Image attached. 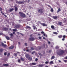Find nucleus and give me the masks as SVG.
Here are the masks:
<instances>
[{
  "label": "nucleus",
  "mask_w": 67,
  "mask_h": 67,
  "mask_svg": "<svg viewBox=\"0 0 67 67\" xmlns=\"http://www.w3.org/2000/svg\"><path fill=\"white\" fill-rule=\"evenodd\" d=\"M64 52V51H63V50H59L57 51V54L58 55L60 56L63 54Z\"/></svg>",
  "instance_id": "nucleus-1"
},
{
  "label": "nucleus",
  "mask_w": 67,
  "mask_h": 67,
  "mask_svg": "<svg viewBox=\"0 0 67 67\" xmlns=\"http://www.w3.org/2000/svg\"><path fill=\"white\" fill-rule=\"evenodd\" d=\"M19 14L21 17L23 18H25V14L20 12H19Z\"/></svg>",
  "instance_id": "nucleus-2"
},
{
  "label": "nucleus",
  "mask_w": 67,
  "mask_h": 67,
  "mask_svg": "<svg viewBox=\"0 0 67 67\" xmlns=\"http://www.w3.org/2000/svg\"><path fill=\"white\" fill-rule=\"evenodd\" d=\"M25 57H26V58L29 59V58H30V56L28 54H26L25 55Z\"/></svg>",
  "instance_id": "nucleus-3"
},
{
  "label": "nucleus",
  "mask_w": 67,
  "mask_h": 67,
  "mask_svg": "<svg viewBox=\"0 0 67 67\" xmlns=\"http://www.w3.org/2000/svg\"><path fill=\"white\" fill-rule=\"evenodd\" d=\"M29 40L31 41H33L35 40V39L34 38L32 37L29 38Z\"/></svg>",
  "instance_id": "nucleus-4"
},
{
  "label": "nucleus",
  "mask_w": 67,
  "mask_h": 67,
  "mask_svg": "<svg viewBox=\"0 0 67 67\" xmlns=\"http://www.w3.org/2000/svg\"><path fill=\"white\" fill-rule=\"evenodd\" d=\"M20 27V25H16L15 27V28H19Z\"/></svg>",
  "instance_id": "nucleus-5"
},
{
  "label": "nucleus",
  "mask_w": 67,
  "mask_h": 67,
  "mask_svg": "<svg viewBox=\"0 0 67 67\" xmlns=\"http://www.w3.org/2000/svg\"><path fill=\"white\" fill-rule=\"evenodd\" d=\"M41 25H42L43 26H47V25L46 24H45L44 23H41Z\"/></svg>",
  "instance_id": "nucleus-6"
},
{
  "label": "nucleus",
  "mask_w": 67,
  "mask_h": 67,
  "mask_svg": "<svg viewBox=\"0 0 67 67\" xmlns=\"http://www.w3.org/2000/svg\"><path fill=\"white\" fill-rule=\"evenodd\" d=\"M2 45L3 47H6V46H7L6 45L2 43Z\"/></svg>",
  "instance_id": "nucleus-7"
},
{
  "label": "nucleus",
  "mask_w": 67,
  "mask_h": 67,
  "mask_svg": "<svg viewBox=\"0 0 67 67\" xmlns=\"http://www.w3.org/2000/svg\"><path fill=\"white\" fill-rule=\"evenodd\" d=\"M53 18L54 19H56L57 18V17L56 16H53Z\"/></svg>",
  "instance_id": "nucleus-8"
},
{
  "label": "nucleus",
  "mask_w": 67,
  "mask_h": 67,
  "mask_svg": "<svg viewBox=\"0 0 67 67\" xmlns=\"http://www.w3.org/2000/svg\"><path fill=\"white\" fill-rule=\"evenodd\" d=\"M13 48H14V46H12V47H9V49H13Z\"/></svg>",
  "instance_id": "nucleus-9"
},
{
  "label": "nucleus",
  "mask_w": 67,
  "mask_h": 67,
  "mask_svg": "<svg viewBox=\"0 0 67 67\" xmlns=\"http://www.w3.org/2000/svg\"><path fill=\"white\" fill-rule=\"evenodd\" d=\"M43 66H44V65H43V64L39 65H38L39 67H43Z\"/></svg>",
  "instance_id": "nucleus-10"
},
{
  "label": "nucleus",
  "mask_w": 67,
  "mask_h": 67,
  "mask_svg": "<svg viewBox=\"0 0 67 67\" xmlns=\"http://www.w3.org/2000/svg\"><path fill=\"white\" fill-rule=\"evenodd\" d=\"M20 59L22 61H24V59L22 58V57L20 58Z\"/></svg>",
  "instance_id": "nucleus-11"
},
{
  "label": "nucleus",
  "mask_w": 67,
  "mask_h": 67,
  "mask_svg": "<svg viewBox=\"0 0 67 67\" xmlns=\"http://www.w3.org/2000/svg\"><path fill=\"white\" fill-rule=\"evenodd\" d=\"M18 9L17 7H15V11H18Z\"/></svg>",
  "instance_id": "nucleus-12"
},
{
  "label": "nucleus",
  "mask_w": 67,
  "mask_h": 67,
  "mask_svg": "<svg viewBox=\"0 0 67 67\" xmlns=\"http://www.w3.org/2000/svg\"><path fill=\"white\" fill-rule=\"evenodd\" d=\"M42 9H39L38 10V11L39 12H42Z\"/></svg>",
  "instance_id": "nucleus-13"
},
{
  "label": "nucleus",
  "mask_w": 67,
  "mask_h": 67,
  "mask_svg": "<svg viewBox=\"0 0 67 67\" xmlns=\"http://www.w3.org/2000/svg\"><path fill=\"white\" fill-rule=\"evenodd\" d=\"M6 38L7 40H10V38L7 36H6Z\"/></svg>",
  "instance_id": "nucleus-14"
},
{
  "label": "nucleus",
  "mask_w": 67,
  "mask_h": 67,
  "mask_svg": "<svg viewBox=\"0 0 67 67\" xmlns=\"http://www.w3.org/2000/svg\"><path fill=\"white\" fill-rule=\"evenodd\" d=\"M14 10V9L12 8V9H10L9 11L10 12H11V11H12Z\"/></svg>",
  "instance_id": "nucleus-15"
},
{
  "label": "nucleus",
  "mask_w": 67,
  "mask_h": 67,
  "mask_svg": "<svg viewBox=\"0 0 67 67\" xmlns=\"http://www.w3.org/2000/svg\"><path fill=\"white\" fill-rule=\"evenodd\" d=\"M3 66H5L6 67H7V66H9V65L8 64H3Z\"/></svg>",
  "instance_id": "nucleus-16"
},
{
  "label": "nucleus",
  "mask_w": 67,
  "mask_h": 67,
  "mask_svg": "<svg viewBox=\"0 0 67 67\" xmlns=\"http://www.w3.org/2000/svg\"><path fill=\"white\" fill-rule=\"evenodd\" d=\"M62 24V22H59V24L60 25V26Z\"/></svg>",
  "instance_id": "nucleus-17"
},
{
  "label": "nucleus",
  "mask_w": 67,
  "mask_h": 67,
  "mask_svg": "<svg viewBox=\"0 0 67 67\" xmlns=\"http://www.w3.org/2000/svg\"><path fill=\"white\" fill-rule=\"evenodd\" d=\"M13 31L14 32H15V31H16V32H18V30L16 29H13Z\"/></svg>",
  "instance_id": "nucleus-18"
},
{
  "label": "nucleus",
  "mask_w": 67,
  "mask_h": 67,
  "mask_svg": "<svg viewBox=\"0 0 67 67\" xmlns=\"http://www.w3.org/2000/svg\"><path fill=\"white\" fill-rule=\"evenodd\" d=\"M26 28H28V29H31V27H30L28 26H26Z\"/></svg>",
  "instance_id": "nucleus-19"
},
{
  "label": "nucleus",
  "mask_w": 67,
  "mask_h": 67,
  "mask_svg": "<svg viewBox=\"0 0 67 67\" xmlns=\"http://www.w3.org/2000/svg\"><path fill=\"white\" fill-rule=\"evenodd\" d=\"M50 64H54L53 63V61H51L50 62Z\"/></svg>",
  "instance_id": "nucleus-20"
},
{
  "label": "nucleus",
  "mask_w": 67,
  "mask_h": 67,
  "mask_svg": "<svg viewBox=\"0 0 67 67\" xmlns=\"http://www.w3.org/2000/svg\"><path fill=\"white\" fill-rule=\"evenodd\" d=\"M3 52V49H0V52L1 53V52Z\"/></svg>",
  "instance_id": "nucleus-21"
},
{
  "label": "nucleus",
  "mask_w": 67,
  "mask_h": 67,
  "mask_svg": "<svg viewBox=\"0 0 67 67\" xmlns=\"http://www.w3.org/2000/svg\"><path fill=\"white\" fill-rule=\"evenodd\" d=\"M51 27L52 29H54V26H53V25L51 26Z\"/></svg>",
  "instance_id": "nucleus-22"
},
{
  "label": "nucleus",
  "mask_w": 67,
  "mask_h": 67,
  "mask_svg": "<svg viewBox=\"0 0 67 67\" xmlns=\"http://www.w3.org/2000/svg\"><path fill=\"white\" fill-rule=\"evenodd\" d=\"M43 36H46V37H47V35L45 34H43Z\"/></svg>",
  "instance_id": "nucleus-23"
},
{
  "label": "nucleus",
  "mask_w": 67,
  "mask_h": 67,
  "mask_svg": "<svg viewBox=\"0 0 67 67\" xmlns=\"http://www.w3.org/2000/svg\"><path fill=\"white\" fill-rule=\"evenodd\" d=\"M54 58H55V56H53L51 58V59H54Z\"/></svg>",
  "instance_id": "nucleus-24"
},
{
  "label": "nucleus",
  "mask_w": 67,
  "mask_h": 67,
  "mask_svg": "<svg viewBox=\"0 0 67 67\" xmlns=\"http://www.w3.org/2000/svg\"><path fill=\"white\" fill-rule=\"evenodd\" d=\"M53 34H56V35H57V34H58V33L56 32H53Z\"/></svg>",
  "instance_id": "nucleus-25"
},
{
  "label": "nucleus",
  "mask_w": 67,
  "mask_h": 67,
  "mask_svg": "<svg viewBox=\"0 0 67 67\" xmlns=\"http://www.w3.org/2000/svg\"><path fill=\"white\" fill-rule=\"evenodd\" d=\"M32 63V66H34V65H36V63Z\"/></svg>",
  "instance_id": "nucleus-26"
},
{
  "label": "nucleus",
  "mask_w": 67,
  "mask_h": 67,
  "mask_svg": "<svg viewBox=\"0 0 67 67\" xmlns=\"http://www.w3.org/2000/svg\"><path fill=\"white\" fill-rule=\"evenodd\" d=\"M58 37L59 38H61V37H62V35H60L58 36Z\"/></svg>",
  "instance_id": "nucleus-27"
},
{
  "label": "nucleus",
  "mask_w": 67,
  "mask_h": 67,
  "mask_svg": "<svg viewBox=\"0 0 67 67\" xmlns=\"http://www.w3.org/2000/svg\"><path fill=\"white\" fill-rule=\"evenodd\" d=\"M34 48L33 47H32L31 48V51H33V50H34Z\"/></svg>",
  "instance_id": "nucleus-28"
},
{
  "label": "nucleus",
  "mask_w": 67,
  "mask_h": 67,
  "mask_svg": "<svg viewBox=\"0 0 67 67\" xmlns=\"http://www.w3.org/2000/svg\"><path fill=\"white\" fill-rule=\"evenodd\" d=\"M18 63H21V60H20V59H18Z\"/></svg>",
  "instance_id": "nucleus-29"
},
{
  "label": "nucleus",
  "mask_w": 67,
  "mask_h": 67,
  "mask_svg": "<svg viewBox=\"0 0 67 67\" xmlns=\"http://www.w3.org/2000/svg\"><path fill=\"white\" fill-rule=\"evenodd\" d=\"M29 65L30 66H33V65L32 64V63H30L29 64Z\"/></svg>",
  "instance_id": "nucleus-30"
},
{
  "label": "nucleus",
  "mask_w": 67,
  "mask_h": 67,
  "mask_svg": "<svg viewBox=\"0 0 67 67\" xmlns=\"http://www.w3.org/2000/svg\"><path fill=\"white\" fill-rule=\"evenodd\" d=\"M51 11L52 12H54V10H53V8H52L51 9Z\"/></svg>",
  "instance_id": "nucleus-31"
},
{
  "label": "nucleus",
  "mask_w": 67,
  "mask_h": 67,
  "mask_svg": "<svg viewBox=\"0 0 67 67\" xmlns=\"http://www.w3.org/2000/svg\"><path fill=\"white\" fill-rule=\"evenodd\" d=\"M26 52H30V53L31 52V51H30V50H29V49H27V50H26Z\"/></svg>",
  "instance_id": "nucleus-32"
},
{
  "label": "nucleus",
  "mask_w": 67,
  "mask_h": 67,
  "mask_svg": "<svg viewBox=\"0 0 67 67\" xmlns=\"http://www.w3.org/2000/svg\"><path fill=\"white\" fill-rule=\"evenodd\" d=\"M48 63H49V62L47 61L45 62V64H48Z\"/></svg>",
  "instance_id": "nucleus-33"
},
{
  "label": "nucleus",
  "mask_w": 67,
  "mask_h": 67,
  "mask_svg": "<svg viewBox=\"0 0 67 67\" xmlns=\"http://www.w3.org/2000/svg\"><path fill=\"white\" fill-rule=\"evenodd\" d=\"M10 55V53H8L7 55V56H9Z\"/></svg>",
  "instance_id": "nucleus-34"
},
{
  "label": "nucleus",
  "mask_w": 67,
  "mask_h": 67,
  "mask_svg": "<svg viewBox=\"0 0 67 67\" xmlns=\"http://www.w3.org/2000/svg\"><path fill=\"white\" fill-rule=\"evenodd\" d=\"M63 38H65L66 37V36L65 35H64L63 36Z\"/></svg>",
  "instance_id": "nucleus-35"
},
{
  "label": "nucleus",
  "mask_w": 67,
  "mask_h": 67,
  "mask_svg": "<svg viewBox=\"0 0 67 67\" xmlns=\"http://www.w3.org/2000/svg\"><path fill=\"white\" fill-rule=\"evenodd\" d=\"M38 38L40 40H41L42 38V37H39Z\"/></svg>",
  "instance_id": "nucleus-36"
},
{
  "label": "nucleus",
  "mask_w": 67,
  "mask_h": 67,
  "mask_svg": "<svg viewBox=\"0 0 67 67\" xmlns=\"http://www.w3.org/2000/svg\"><path fill=\"white\" fill-rule=\"evenodd\" d=\"M35 51H33L32 53V54H34V53H35Z\"/></svg>",
  "instance_id": "nucleus-37"
},
{
  "label": "nucleus",
  "mask_w": 67,
  "mask_h": 67,
  "mask_svg": "<svg viewBox=\"0 0 67 67\" xmlns=\"http://www.w3.org/2000/svg\"><path fill=\"white\" fill-rule=\"evenodd\" d=\"M8 30V29L6 28H4V31H6V30Z\"/></svg>",
  "instance_id": "nucleus-38"
},
{
  "label": "nucleus",
  "mask_w": 67,
  "mask_h": 67,
  "mask_svg": "<svg viewBox=\"0 0 67 67\" xmlns=\"http://www.w3.org/2000/svg\"><path fill=\"white\" fill-rule=\"evenodd\" d=\"M58 11H61V10L60 8H59L58 9Z\"/></svg>",
  "instance_id": "nucleus-39"
},
{
  "label": "nucleus",
  "mask_w": 67,
  "mask_h": 67,
  "mask_svg": "<svg viewBox=\"0 0 67 67\" xmlns=\"http://www.w3.org/2000/svg\"><path fill=\"white\" fill-rule=\"evenodd\" d=\"M18 3L21 4L22 3V2H18Z\"/></svg>",
  "instance_id": "nucleus-40"
},
{
  "label": "nucleus",
  "mask_w": 67,
  "mask_h": 67,
  "mask_svg": "<svg viewBox=\"0 0 67 67\" xmlns=\"http://www.w3.org/2000/svg\"><path fill=\"white\" fill-rule=\"evenodd\" d=\"M38 60V59L37 58H36L35 59V61H37Z\"/></svg>",
  "instance_id": "nucleus-41"
},
{
  "label": "nucleus",
  "mask_w": 67,
  "mask_h": 67,
  "mask_svg": "<svg viewBox=\"0 0 67 67\" xmlns=\"http://www.w3.org/2000/svg\"><path fill=\"white\" fill-rule=\"evenodd\" d=\"M10 35L11 36H13V34H10Z\"/></svg>",
  "instance_id": "nucleus-42"
},
{
  "label": "nucleus",
  "mask_w": 67,
  "mask_h": 67,
  "mask_svg": "<svg viewBox=\"0 0 67 67\" xmlns=\"http://www.w3.org/2000/svg\"><path fill=\"white\" fill-rule=\"evenodd\" d=\"M44 32L43 31H42V32H41V33L42 34H44Z\"/></svg>",
  "instance_id": "nucleus-43"
},
{
  "label": "nucleus",
  "mask_w": 67,
  "mask_h": 67,
  "mask_svg": "<svg viewBox=\"0 0 67 67\" xmlns=\"http://www.w3.org/2000/svg\"><path fill=\"white\" fill-rule=\"evenodd\" d=\"M25 45L26 46H27V44L26 43H25Z\"/></svg>",
  "instance_id": "nucleus-44"
},
{
  "label": "nucleus",
  "mask_w": 67,
  "mask_h": 67,
  "mask_svg": "<svg viewBox=\"0 0 67 67\" xmlns=\"http://www.w3.org/2000/svg\"><path fill=\"white\" fill-rule=\"evenodd\" d=\"M4 55H7V53L6 52H5L4 53Z\"/></svg>",
  "instance_id": "nucleus-45"
},
{
  "label": "nucleus",
  "mask_w": 67,
  "mask_h": 67,
  "mask_svg": "<svg viewBox=\"0 0 67 67\" xmlns=\"http://www.w3.org/2000/svg\"><path fill=\"white\" fill-rule=\"evenodd\" d=\"M34 30H35V28L36 27H35V26H34Z\"/></svg>",
  "instance_id": "nucleus-46"
},
{
  "label": "nucleus",
  "mask_w": 67,
  "mask_h": 67,
  "mask_svg": "<svg viewBox=\"0 0 67 67\" xmlns=\"http://www.w3.org/2000/svg\"><path fill=\"white\" fill-rule=\"evenodd\" d=\"M55 48H58V46H57Z\"/></svg>",
  "instance_id": "nucleus-47"
},
{
  "label": "nucleus",
  "mask_w": 67,
  "mask_h": 67,
  "mask_svg": "<svg viewBox=\"0 0 67 67\" xmlns=\"http://www.w3.org/2000/svg\"><path fill=\"white\" fill-rule=\"evenodd\" d=\"M64 62H65V63H66V62H67V60H64Z\"/></svg>",
  "instance_id": "nucleus-48"
},
{
  "label": "nucleus",
  "mask_w": 67,
  "mask_h": 67,
  "mask_svg": "<svg viewBox=\"0 0 67 67\" xmlns=\"http://www.w3.org/2000/svg\"><path fill=\"white\" fill-rule=\"evenodd\" d=\"M15 56L16 57V56H17V54L16 53L15 54Z\"/></svg>",
  "instance_id": "nucleus-49"
},
{
  "label": "nucleus",
  "mask_w": 67,
  "mask_h": 67,
  "mask_svg": "<svg viewBox=\"0 0 67 67\" xmlns=\"http://www.w3.org/2000/svg\"><path fill=\"white\" fill-rule=\"evenodd\" d=\"M43 48H44V47H45V44H44L43 45Z\"/></svg>",
  "instance_id": "nucleus-50"
},
{
  "label": "nucleus",
  "mask_w": 67,
  "mask_h": 67,
  "mask_svg": "<svg viewBox=\"0 0 67 67\" xmlns=\"http://www.w3.org/2000/svg\"><path fill=\"white\" fill-rule=\"evenodd\" d=\"M65 59H67V56L65 57Z\"/></svg>",
  "instance_id": "nucleus-51"
},
{
  "label": "nucleus",
  "mask_w": 67,
  "mask_h": 67,
  "mask_svg": "<svg viewBox=\"0 0 67 67\" xmlns=\"http://www.w3.org/2000/svg\"><path fill=\"white\" fill-rule=\"evenodd\" d=\"M2 10V8H1L0 7V11H1Z\"/></svg>",
  "instance_id": "nucleus-52"
},
{
  "label": "nucleus",
  "mask_w": 67,
  "mask_h": 67,
  "mask_svg": "<svg viewBox=\"0 0 67 67\" xmlns=\"http://www.w3.org/2000/svg\"><path fill=\"white\" fill-rule=\"evenodd\" d=\"M58 62H59V63H61L62 62H61V61L60 60H58Z\"/></svg>",
  "instance_id": "nucleus-53"
},
{
  "label": "nucleus",
  "mask_w": 67,
  "mask_h": 67,
  "mask_svg": "<svg viewBox=\"0 0 67 67\" xmlns=\"http://www.w3.org/2000/svg\"><path fill=\"white\" fill-rule=\"evenodd\" d=\"M65 40V38H63L62 39V41H64Z\"/></svg>",
  "instance_id": "nucleus-54"
},
{
  "label": "nucleus",
  "mask_w": 67,
  "mask_h": 67,
  "mask_svg": "<svg viewBox=\"0 0 67 67\" xmlns=\"http://www.w3.org/2000/svg\"><path fill=\"white\" fill-rule=\"evenodd\" d=\"M4 16H5V17H7V16H6V15H4Z\"/></svg>",
  "instance_id": "nucleus-55"
},
{
  "label": "nucleus",
  "mask_w": 67,
  "mask_h": 67,
  "mask_svg": "<svg viewBox=\"0 0 67 67\" xmlns=\"http://www.w3.org/2000/svg\"><path fill=\"white\" fill-rule=\"evenodd\" d=\"M38 54H39V55H41V53H38Z\"/></svg>",
  "instance_id": "nucleus-56"
},
{
  "label": "nucleus",
  "mask_w": 67,
  "mask_h": 67,
  "mask_svg": "<svg viewBox=\"0 0 67 67\" xmlns=\"http://www.w3.org/2000/svg\"><path fill=\"white\" fill-rule=\"evenodd\" d=\"M13 34H15V32H13Z\"/></svg>",
  "instance_id": "nucleus-57"
},
{
  "label": "nucleus",
  "mask_w": 67,
  "mask_h": 67,
  "mask_svg": "<svg viewBox=\"0 0 67 67\" xmlns=\"http://www.w3.org/2000/svg\"><path fill=\"white\" fill-rule=\"evenodd\" d=\"M2 14H3V15H5V14H4V13H3Z\"/></svg>",
  "instance_id": "nucleus-58"
},
{
  "label": "nucleus",
  "mask_w": 67,
  "mask_h": 67,
  "mask_svg": "<svg viewBox=\"0 0 67 67\" xmlns=\"http://www.w3.org/2000/svg\"><path fill=\"white\" fill-rule=\"evenodd\" d=\"M45 67H48V66L46 65L45 66Z\"/></svg>",
  "instance_id": "nucleus-59"
},
{
  "label": "nucleus",
  "mask_w": 67,
  "mask_h": 67,
  "mask_svg": "<svg viewBox=\"0 0 67 67\" xmlns=\"http://www.w3.org/2000/svg\"><path fill=\"white\" fill-rule=\"evenodd\" d=\"M43 37V39H44V40H45V37Z\"/></svg>",
  "instance_id": "nucleus-60"
},
{
  "label": "nucleus",
  "mask_w": 67,
  "mask_h": 67,
  "mask_svg": "<svg viewBox=\"0 0 67 67\" xmlns=\"http://www.w3.org/2000/svg\"><path fill=\"white\" fill-rule=\"evenodd\" d=\"M48 44H50V42H49V41L48 42Z\"/></svg>",
  "instance_id": "nucleus-61"
},
{
  "label": "nucleus",
  "mask_w": 67,
  "mask_h": 67,
  "mask_svg": "<svg viewBox=\"0 0 67 67\" xmlns=\"http://www.w3.org/2000/svg\"><path fill=\"white\" fill-rule=\"evenodd\" d=\"M48 6L49 8H51V7L49 5Z\"/></svg>",
  "instance_id": "nucleus-62"
},
{
  "label": "nucleus",
  "mask_w": 67,
  "mask_h": 67,
  "mask_svg": "<svg viewBox=\"0 0 67 67\" xmlns=\"http://www.w3.org/2000/svg\"><path fill=\"white\" fill-rule=\"evenodd\" d=\"M54 67H57V66H54Z\"/></svg>",
  "instance_id": "nucleus-63"
},
{
  "label": "nucleus",
  "mask_w": 67,
  "mask_h": 67,
  "mask_svg": "<svg viewBox=\"0 0 67 67\" xmlns=\"http://www.w3.org/2000/svg\"><path fill=\"white\" fill-rule=\"evenodd\" d=\"M1 13L2 14V13H3V12H1Z\"/></svg>",
  "instance_id": "nucleus-64"
}]
</instances>
